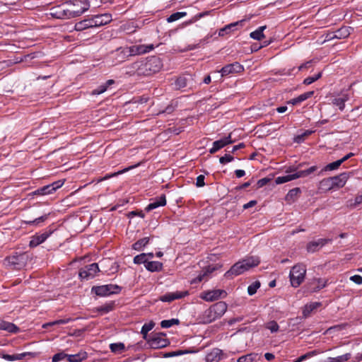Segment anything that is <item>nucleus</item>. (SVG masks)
<instances>
[{
  "label": "nucleus",
  "instance_id": "obj_1",
  "mask_svg": "<svg viewBox=\"0 0 362 362\" xmlns=\"http://www.w3.org/2000/svg\"><path fill=\"white\" fill-rule=\"evenodd\" d=\"M161 63L159 59L152 57L148 60L135 62L127 66L126 73L130 76H148L158 71Z\"/></svg>",
  "mask_w": 362,
  "mask_h": 362
},
{
  "label": "nucleus",
  "instance_id": "obj_2",
  "mask_svg": "<svg viewBox=\"0 0 362 362\" xmlns=\"http://www.w3.org/2000/svg\"><path fill=\"white\" fill-rule=\"evenodd\" d=\"M259 260L257 257H250L236 262L231 268L226 272L225 276L230 277L242 274L250 269L257 266Z\"/></svg>",
  "mask_w": 362,
  "mask_h": 362
},
{
  "label": "nucleus",
  "instance_id": "obj_3",
  "mask_svg": "<svg viewBox=\"0 0 362 362\" xmlns=\"http://www.w3.org/2000/svg\"><path fill=\"white\" fill-rule=\"evenodd\" d=\"M228 305L223 301H219L206 310L203 314V320L205 323H210L221 318L226 312Z\"/></svg>",
  "mask_w": 362,
  "mask_h": 362
},
{
  "label": "nucleus",
  "instance_id": "obj_4",
  "mask_svg": "<svg viewBox=\"0 0 362 362\" xmlns=\"http://www.w3.org/2000/svg\"><path fill=\"white\" fill-rule=\"evenodd\" d=\"M153 48V45H135L129 47H120L117 49V52L123 54L124 57H127L150 52Z\"/></svg>",
  "mask_w": 362,
  "mask_h": 362
},
{
  "label": "nucleus",
  "instance_id": "obj_5",
  "mask_svg": "<svg viewBox=\"0 0 362 362\" xmlns=\"http://www.w3.org/2000/svg\"><path fill=\"white\" fill-rule=\"evenodd\" d=\"M306 267L303 264L294 265L290 271L289 278L293 287H298L304 281L306 274Z\"/></svg>",
  "mask_w": 362,
  "mask_h": 362
},
{
  "label": "nucleus",
  "instance_id": "obj_6",
  "mask_svg": "<svg viewBox=\"0 0 362 362\" xmlns=\"http://www.w3.org/2000/svg\"><path fill=\"white\" fill-rule=\"evenodd\" d=\"M90 4L88 0H71L67 11L70 18H75L82 15L88 11Z\"/></svg>",
  "mask_w": 362,
  "mask_h": 362
},
{
  "label": "nucleus",
  "instance_id": "obj_7",
  "mask_svg": "<svg viewBox=\"0 0 362 362\" xmlns=\"http://www.w3.org/2000/svg\"><path fill=\"white\" fill-rule=\"evenodd\" d=\"M121 288L117 285L107 284L99 286H93L92 291L97 296H107L111 294L117 293L120 291Z\"/></svg>",
  "mask_w": 362,
  "mask_h": 362
},
{
  "label": "nucleus",
  "instance_id": "obj_8",
  "mask_svg": "<svg viewBox=\"0 0 362 362\" xmlns=\"http://www.w3.org/2000/svg\"><path fill=\"white\" fill-rule=\"evenodd\" d=\"M227 296L226 291L222 289H214L206 291L200 293L199 298L207 302H212L220 298H224Z\"/></svg>",
  "mask_w": 362,
  "mask_h": 362
},
{
  "label": "nucleus",
  "instance_id": "obj_9",
  "mask_svg": "<svg viewBox=\"0 0 362 362\" xmlns=\"http://www.w3.org/2000/svg\"><path fill=\"white\" fill-rule=\"evenodd\" d=\"M64 183V180H59L52 184L43 186L34 192L35 194L47 195L52 194L57 189L60 188Z\"/></svg>",
  "mask_w": 362,
  "mask_h": 362
},
{
  "label": "nucleus",
  "instance_id": "obj_10",
  "mask_svg": "<svg viewBox=\"0 0 362 362\" xmlns=\"http://www.w3.org/2000/svg\"><path fill=\"white\" fill-rule=\"evenodd\" d=\"M98 272L99 268L98 264L93 263L81 269L79 272V276L81 279L88 280L95 277Z\"/></svg>",
  "mask_w": 362,
  "mask_h": 362
},
{
  "label": "nucleus",
  "instance_id": "obj_11",
  "mask_svg": "<svg viewBox=\"0 0 362 362\" xmlns=\"http://www.w3.org/2000/svg\"><path fill=\"white\" fill-rule=\"evenodd\" d=\"M52 233L53 230L49 229L44 231L42 233L35 234L31 238L29 245L31 247H37V245L44 243Z\"/></svg>",
  "mask_w": 362,
  "mask_h": 362
},
{
  "label": "nucleus",
  "instance_id": "obj_12",
  "mask_svg": "<svg viewBox=\"0 0 362 362\" xmlns=\"http://www.w3.org/2000/svg\"><path fill=\"white\" fill-rule=\"evenodd\" d=\"M244 69L243 66L238 62L230 64L223 66L219 72L222 76H228L230 74L240 73Z\"/></svg>",
  "mask_w": 362,
  "mask_h": 362
},
{
  "label": "nucleus",
  "instance_id": "obj_13",
  "mask_svg": "<svg viewBox=\"0 0 362 362\" xmlns=\"http://www.w3.org/2000/svg\"><path fill=\"white\" fill-rule=\"evenodd\" d=\"M221 267V265L219 264L209 265L202 270V273H200L197 276V277L193 281V282L197 283L200 282L203 280H206L211 273H213L214 271L217 270Z\"/></svg>",
  "mask_w": 362,
  "mask_h": 362
},
{
  "label": "nucleus",
  "instance_id": "obj_14",
  "mask_svg": "<svg viewBox=\"0 0 362 362\" xmlns=\"http://www.w3.org/2000/svg\"><path fill=\"white\" fill-rule=\"evenodd\" d=\"M349 177L350 173H342L337 176L331 177L330 179L332 180L334 189H339L343 187L346 185Z\"/></svg>",
  "mask_w": 362,
  "mask_h": 362
},
{
  "label": "nucleus",
  "instance_id": "obj_15",
  "mask_svg": "<svg viewBox=\"0 0 362 362\" xmlns=\"http://www.w3.org/2000/svg\"><path fill=\"white\" fill-rule=\"evenodd\" d=\"M188 295L189 293L187 291L170 292L161 296L159 300L162 302L170 303L174 300L182 298Z\"/></svg>",
  "mask_w": 362,
  "mask_h": 362
},
{
  "label": "nucleus",
  "instance_id": "obj_16",
  "mask_svg": "<svg viewBox=\"0 0 362 362\" xmlns=\"http://www.w3.org/2000/svg\"><path fill=\"white\" fill-rule=\"evenodd\" d=\"M327 280L325 279L314 278L309 281L308 288L310 292L314 293L325 288L327 286Z\"/></svg>",
  "mask_w": 362,
  "mask_h": 362
},
{
  "label": "nucleus",
  "instance_id": "obj_17",
  "mask_svg": "<svg viewBox=\"0 0 362 362\" xmlns=\"http://www.w3.org/2000/svg\"><path fill=\"white\" fill-rule=\"evenodd\" d=\"M27 259V255L24 253L16 254L8 257L10 264L15 266L16 268L20 269L23 267Z\"/></svg>",
  "mask_w": 362,
  "mask_h": 362
},
{
  "label": "nucleus",
  "instance_id": "obj_18",
  "mask_svg": "<svg viewBox=\"0 0 362 362\" xmlns=\"http://www.w3.org/2000/svg\"><path fill=\"white\" fill-rule=\"evenodd\" d=\"M330 241L331 240L326 238L311 241L307 245V250L309 252H315Z\"/></svg>",
  "mask_w": 362,
  "mask_h": 362
},
{
  "label": "nucleus",
  "instance_id": "obj_19",
  "mask_svg": "<svg viewBox=\"0 0 362 362\" xmlns=\"http://www.w3.org/2000/svg\"><path fill=\"white\" fill-rule=\"evenodd\" d=\"M93 20L95 27L106 25L112 21V15L109 13H105L99 15L93 16Z\"/></svg>",
  "mask_w": 362,
  "mask_h": 362
},
{
  "label": "nucleus",
  "instance_id": "obj_20",
  "mask_svg": "<svg viewBox=\"0 0 362 362\" xmlns=\"http://www.w3.org/2000/svg\"><path fill=\"white\" fill-rule=\"evenodd\" d=\"M166 204V199L165 195L162 194L159 197H156L153 199L150 204L146 206V210L147 211H150L153 210L159 206H163Z\"/></svg>",
  "mask_w": 362,
  "mask_h": 362
},
{
  "label": "nucleus",
  "instance_id": "obj_21",
  "mask_svg": "<svg viewBox=\"0 0 362 362\" xmlns=\"http://www.w3.org/2000/svg\"><path fill=\"white\" fill-rule=\"evenodd\" d=\"M0 330L5 331L11 334H16L20 331V329L12 322L0 320Z\"/></svg>",
  "mask_w": 362,
  "mask_h": 362
},
{
  "label": "nucleus",
  "instance_id": "obj_22",
  "mask_svg": "<svg viewBox=\"0 0 362 362\" xmlns=\"http://www.w3.org/2000/svg\"><path fill=\"white\" fill-rule=\"evenodd\" d=\"M230 137H224L218 141H216L213 143V146L209 149L210 153H214L219 149L223 148L227 144L233 142V141L230 139Z\"/></svg>",
  "mask_w": 362,
  "mask_h": 362
},
{
  "label": "nucleus",
  "instance_id": "obj_23",
  "mask_svg": "<svg viewBox=\"0 0 362 362\" xmlns=\"http://www.w3.org/2000/svg\"><path fill=\"white\" fill-rule=\"evenodd\" d=\"M223 353L219 349H214L206 356V362H218L221 358Z\"/></svg>",
  "mask_w": 362,
  "mask_h": 362
},
{
  "label": "nucleus",
  "instance_id": "obj_24",
  "mask_svg": "<svg viewBox=\"0 0 362 362\" xmlns=\"http://www.w3.org/2000/svg\"><path fill=\"white\" fill-rule=\"evenodd\" d=\"M322 305L320 302H311L306 304L303 309V315L304 317H309L312 313L315 311L318 308Z\"/></svg>",
  "mask_w": 362,
  "mask_h": 362
},
{
  "label": "nucleus",
  "instance_id": "obj_25",
  "mask_svg": "<svg viewBox=\"0 0 362 362\" xmlns=\"http://www.w3.org/2000/svg\"><path fill=\"white\" fill-rule=\"evenodd\" d=\"M87 358V354L86 352H79L76 354H67L66 361L69 362H81Z\"/></svg>",
  "mask_w": 362,
  "mask_h": 362
},
{
  "label": "nucleus",
  "instance_id": "obj_26",
  "mask_svg": "<svg viewBox=\"0 0 362 362\" xmlns=\"http://www.w3.org/2000/svg\"><path fill=\"white\" fill-rule=\"evenodd\" d=\"M351 30H353V28L351 27H342L335 32L334 37L338 39L346 38L351 34Z\"/></svg>",
  "mask_w": 362,
  "mask_h": 362
},
{
  "label": "nucleus",
  "instance_id": "obj_27",
  "mask_svg": "<svg viewBox=\"0 0 362 362\" xmlns=\"http://www.w3.org/2000/svg\"><path fill=\"white\" fill-rule=\"evenodd\" d=\"M260 358L258 354L250 353L249 354L242 356L238 359V362H257Z\"/></svg>",
  "mask_w": 362,
  "mask_h": 362
},
{
  "label": "nucleus",
  "instance_id": "obj_28",
  "mask_svg": "<svg viewBox=\"0 0 362 362\" xmlns=\"http://www.w3.org/2000/svg\"><path fill=\"white\" fill-rule=\"evenodd\" d=\"M349 98L347 94H343L341 96L336 98L333 100L332 103L337 106L340 110L344 109V103L349 100Z\"/></svg>",
  "mask_w": 362,
  "mask_h": 362
},
{
  "label": "nucleus",
  "instance_id": "obj_29",
  "mask_svg": "<svg viewBox=\"0 0 362 362\" xmlns=\"http://www.w3.org/2000/svg\"><path fill=\"white\" fill-rule=\"evenodd\" d=\"M94 24H95V23H94V20H93V16H92L90 18L86 19L83 21L78 23L76 25V27L78 30H82V29H86V28H88L95 27V25H94Z\"/></svg>",
  "mask_w": 362,
  "mask_h": 362
},
{
  "label": "nucleus",
  "instance_id": "obj_30",
  "mask_svg": "<svg viewBox=\"0 0 362 362\" xmlns=\"http://www.w3.org/2000/svg\"><path fill=\"white\" fill-rule=\"evenodd\" d=\"M145 267L147 270L151 272H158L162 269L163 264L158 261H148L145 264Z\"/></svg>",
  "mask_w": 362,
  "mask_h": 362
},
{
  "label": "nucleus",
  "instance_id": "obj_31",
  "mask_svg": "<svg viewBox=\"0 0 362 362\" xmlns=\"http://www.w3.org/2000/svg\"><path fill=\"white\" fill-rule=\"evenodd\" d=\"M298 178L297 173H292L286 175L279 176L276 178L275 182L277 185L283 184Z\"/></svg>",
  "mask_w": 362,
  "mask_h": 362
},
{
  "label": "nucleus",
  "instance_id": "obj_32",
  "mask_svg": "<svg viewBox=\"0 0 362 362\" xmlns=\"http://www.w3.org/2000/svg\"><path fill=\"white\" fill-rule=\"evenodd\" d=\"M361 204H362V190L357 193L354 200L351 199L347 202V206L350 209H355Z\"/></svg>",
  "mask_w": 362,
  "mask_h": 362
},
{
  "label": "nucleus",
  "instance_id": "obj_33",
  "mask_svg": "<svg viewBox=\"0 0 362 362\" xmlns=\"http://www.w3.org/2000/svg\"><path fill=\"white\" fill-rule=\"evenodd\" d=\"M28 354H30V353L24 352L15 354H3L1 357L8 361H14L22 360Z\"/></svg>",
  "mask_w": 362,
  "mask_h": 362
},
{
  "label": "nucleus",
  "instance_id": "obj_34",
  "mask_svg": "<svg viewBox=\"0 0 362 362\" xmlns=\"http://www.w3.org/2000/svg\"><path fill=\"white\" fill-rule=\"evenodd\" d=\"M318 188L322 191H329L333 189L334 187L332 186L330 177L322 179L319 183Z\"/></svg>",
  "mask_w": 362,
  "mask_h": 362
},
{
  "label": "nucleus",
  "instance_id": "obj_35",
  "mask_svg": "<svg viewBox=\"0 0 362 362\" xmlns=\"http://www.w3.org/2000/svg\"><path fill=\"white\" fill-rule=\"evenodd\" d=\"M351 358V354L346 353L345 354L337 356L329 357L324 362H346Z\"/></svg>",
  "mask_w": 362,
  "mask_h": 362
},
{
  "label": "nucleus",
  "instance_id": "obj_36",
  "mask_svg": "<svg viewBox=\"0 0 362 362\" xmlns=\"http://www.w3.org/2000/svg\"><path fill=\"white\" fill-rule=\"evenodd\" d=\"M266 28V25L259 27L257 30L250 34V37L256 40H261L264 37V30Z\"/></svg>",
  "mask_w": 362,
  "mask_h": 362
},
{
  "label": "nucleus",
  "instance_id": "obj_37",
  "mask_svg": "<svg viewBox=\"0 0 362 362\" xmlns=\"http://www.w3.org/2000/svg\"><path fill=\"white\" fill-rule=\"evenodd\" d=\"M72 320H73L71 317L57 320H54V321H52V322L45 323V324L42 325V328L46 329V328H47L49 326L60 325L67 324V323L71 322Z\"/></svg>",
  "mask_w": 362,
  "mask_h": 362
},
{
  "label": "nucleus",
  "instance_id": "obj_38",
  "mask_svg": "<svg viewBox=\"0 0 362 362\" xmlns=\"http://www.w3.org/2000/svg\"><path fill=\"white\" fill-rule=\"evenodd\" d=\"M243 21H237L235 23H230L222 28L218 31L219 36H224L226 34L229 33L231 30V27H236L238 25H242Z\"/></svg>",
  "mask_w": 362,
  "mask_h": 362
},
{
  "label": "nucleus",
  "instance_id": "obj_39",
  "mask_svg": "<svg viewBox=\"0 0 362 362\" xmlns=\"http://www.w3.org/2000/svg\"><path fill=\"white\" fill-rule=\"evenodd\" d=\"M166 344V340L160 337H154L150 341V345L155 349L165 346Z\"/></svg>",
  "mask_w": 362,
  "mask_h": 362
},
{
  "label": "nucleus",
  "instance_id": "obj_40",
  "mask_svg": "<svg viewBox=\"0 0 362 362\" xmlns=\"http://www.w3.org/2000/svg\"><path fill=\"white\" fill-rule=\"evenodd\" d=\"M300 193V189L298 187L293 188L288 191L286 196V200L288 202L294 201Z\"/></svg>",
  "mask_w": 362,
  "mask_h": 362
},
{
  "label": "nucleus",
  "instance_id": "obj_41",
  "mask_svg": "<svg viewBox=\"0 0 362 362\" xmlns=\"http://www.w3.org/2000/svg\"><path fill=\"white\" fill-rule=\"evenodd\" d=\"M110 349L112 352L119 354H122L124 351L125 346L122 342L113 343L110 345Z\"/></svg>",
  "mask_w": 362,
  "mask_h": 362
},
{
  "label": "nucleus",
  "instance_id": "obj_42",
  "mask_svg": "<svg viewBox=\"0 0 362 362\" xmlns=\"http://www.w3.org/2000/svg\"><path fill=\"white\" fill-rule=\"evenodd\" d=\"M149 242V238L146 237L139 240L133 244V249L135 250H141Z\"/></svg>",
  "mask_w": 362,
  "mask_h": 362
},
{
  "label": "nucleus",
  "instance_id": "obj_43",
  "mask_svg": "<svg viewBox=\"0 0 362 362\" xmlns=\"http://www.w3.org/2000/svg\"><path fill=\"white\" fill-rule=\"evenodd\" d=\"M187 16V13L186 12H184V11H182V12H176V13H174L173 14H171L168 18H167V21L168 23H173L174 21H176L185 16Z\"/></svg>",
  "mask_w": 362,
  "mask_h": 362
},
{
  "label": "nucleus",
  "instance_id": "obj_44",
  "mask_svg": "<svg viewBox=\"0 0 362 362\" xmlns=\"http://www.w3.org/2000/svg\"><path fill=\"white\" fill-rule=\"evenodd\" d=\"M180 321L178 319H170V320H164L161 321L160 326L162 328H169L175 325H178Z\"/></svg>",
  "mask_w": 362,
  "mask_h": 362
},
{
  "label": "nucleus",
  "instance_id": "obj_45",
  "mask_svg": "<svg viewBox=\"0 0 362 362\" xmlns=\"http://www.w3.org/2000/svg\"><path fill=\"white\" fill-rule=\"evenodd\" d=\"M317 169V168L316 166H311L310 168L306 170L298 171L296 172L298 178L306 177L310 174L313 173V172H315Z\"/></svg>",
  "mask_w": 362,
  "mask_h": 362
},
{
  "label": "nucleus",
  "instance_id": "obj_46",
  "mask_svg": "<svg viewBox=\"0 0 362 362\" xmlns=\"http://www.w3.org/2000/svg\"><path fill=\"white\" fill-rule=\"evenodd\" d=\"M134 262L137 264H146L148 262L147 259V254L141 253L138 255L134 257Z\"/></svg>",
  "mask_w": 362,
  "mask_h": 362
},
{
  "label": "nucleus",
  "instance_id": "obj_47",
  "mask_svg": "<svg viewBox=\"0 0 362 362\" xmlns=\"http://www.w3.org/2000/svg\"><path fill=\"white\" fill-rule=\"evenodd\" d=\"M154 325H155L154 322H149L148 323H145L142 326L141 333L144 335V338H146L148 332L153 328Z\"/></svg>",
  "mask_w": 362,
  "mask_h": 362
},
{
  "label": "nucleus",
  "instance_id": "obj_48",
  "mask_svg": "<svg viewBox=\"0 0 362 362\" xmlns=\"http://www.w3.org/2000/svg\"><path fill=\"white\" fill-rule=\"evenodd\" d=\"M139 165V163L136 164V165H132V166H129V168H124V170H119L117 173H115L112 175H106L105 177L100 179L99 181H102V180H106L107 178H110V177H112L113 176H115V175H120L123 173H125V172H127L128 170H131V169H133L136 167H138Z\"/></svg>",
  "mask_w": 362,
  "mask_h": 362
},
{
  "label": "nucleus",
  "instance_id": "obj_49",
  "mask_svg": "<svg viewBox=\"0 0 362 362\" xmlns=\"http://www.w3.org/2000/svg\"><path fill=\"white\" fill-rule=\"evenodd\" d=\"M321 76H322V73L319 72L318 74H315L313 76H309V77H307L306 78H305L303 81V83L305 85H310V84L313 83V82L316 81L317 80H318L319 78H320Z\"/></svg>",
  "mask_w": 362,
  "mask_h": 362
},
{
  "label": "nucleus",
  "instance_id": "obj_50",
  "mask_svg": "<svg viewBox=\"0 0 362 362\" xmlns=\"http://www.w3.org/2000/svg\"><path fill=\"white\" fill-rule=\"evenodd\" d=\"M260 287V283L259 281H255L251 285H250L247 288V293L250 296L254 295L257 290Z\"/></svg>",
  "mask_w": 362,
  "mask_h": 362
},
{
  "label": "nucleus",
  "instance_id": "obj_51",
  "mask_svg": "<svg viewBox=\"0 0 362 362\" xmlns=\"http://www.w3.org/2000/svg\"><path fill=\"white\" fill-rule=\"evenodd\" d=\"M175 86L176 88H182L187 86V79L185 77H179L175 81Z\"/></svg>",
  "mask_w": 362,
  "mask_h": 362
},
{
  "label": "nucleus",
  "instance_id": "obj_52",
  "mask_svg": "<svg viewBox=\"0 0 362 362\" xmlns=\"http://www.w3.org/2000/svg\"><path fill=\"white\" fill-rule=\"evenodd\" d=\"M342 163V161L339 159L338 160H336L334 162H332L325 167L326 170H334L337 169Z\"/></svg>",
  "mask_w": 362,
  "mask_h": 362
},
{
  "label": "nucleus",
  "instance_id": "obj_53",
  "mask_svg": "<svg viewBox=\"0 0 362 362\" xmlns=\"http://www.w3.org/2000/svg\"><path fill=\"white\" fill-rule=\"evenodd\" d=\"M266 327L269 329L272 332H276L279 330V325L275 321L269 322Z\"/></svg>",
  "mask_w": 362,
  "mask_h": 362
},
{
  "label": "nucleus",
  "instance_id": "obj_54",
  "mask_svg": "<svg viewBox=\"0 0 362 362\" xmlns=\"http://www.w3.org/2000/svg\"><path fill=\"white\" fill-rule=\"evenodd\" d=\"M66 356L67 354L63 352L57 353L52 356V362H59L64 359H66Z\"/></svg>",
  "mask_w": 362,
  "mask_h": 362
},
{
  "label": "nucleus",
  "instance_id": "obj_55",
  "mask_svg": "<svg viewBox=\"0 0 362 362\" xmlns=\"http://www.w3.org/2000/svg\"><path fill=\"white\" fill-rule=\"evenodd\" d=\"M234 160V158L230 154H225V156L219 158V161L221 164H226L230 163Z\"/></svg>",
  "mask_w": 362,
  "mask_h": 362
},
{
  "label": "nucleus",
  "instance_id": "obj_56",
  "mask_svg": "<svg viewBox=\"0 0 362 362\" xmlns=\"http://www.w3.org/2000/svg\"><path fill=\"white\" fill-rule=\"evenodd\" d=\"M313 91H309L300 95L299 96L297 97L299 103H301L307 100L308 98H310L313 95Z\"/></svg>",
  "mask_w": 362,
  "mask_h": 362
},
{
  "label": "nucleus",
  "instance_id": "obj_57",
  "mask_svg": "<svg viewBox=\"0 0 362 362\" xmlns=\"http://www.w3.org/2000/svg\"><path fill=\"white\" fill-rule=\"evenodd\" d=\"M106 90H107V85L103 84V85L100 86L98 88H97L96 89L93 90V95H100V94H102L104 92H105Z\"/></svg>",
  "mask_w": 362,
  "mask_h": 362
},
{
  "label": "nucleus",
  "instance_id": "obj_58",
  "mask_svg": "<svg viewBox=\"0 0 362 362\" xmlns=\"http://www.w3.org/2000/svg\"><path fill=\"white\" fill-rule=\"evenodd\" d=\"M345 326H346L345 325H335V326L331 327L329 329H327L326 332L331 333L332 331H340V330L343 329L345 327Z\"/></svg>",
  "mask_w": 362,
  "mask_h": 362
},
{
  "label": "nucleus",
  "instance_id": "obj_59",
  "mask_svg": "<svg viewBox=\"0 0 362 362\" xmlns=\"http://www.w3.org/2000/svg\"><path fill=\"white\" fill-rule=\"evenodd\" d=\"M47 218V215H44L39 218H35V220H33L32 221H29L28 223L37 225L40 223L45 221Z\"/></svg>",
  "mask_w": 362,
  "mask_h": 362
},
{
  "label": "nucleus",
  "instance_id": "obj_60",
  "mask_svg": "<svg viewBox=\"0 0 362 362\" xmlns=\"http://www.w3.org/2000/svg\"><path fill=\"white\" fill-rule=\"evenodd\" d=\"M204 175H200L197 177L196 185L198 187L204 186Z\"/></svg>",
  "mask_w": 362,
  "mask_h": 362
},
{
  "label": "nucleus",
  "instance_id": "obj_61",
  "mask_svg": "<svg viewBox=\"0 0 362 362\" xmlns=\"http://www.w3.org/2000/svg\"><path fill=\"white\" fill-rule=\"evenodd\" d=\"M350 280L358 285L362 284V277L360 275L351 276Z\"/></svg>",
  "mask_w": 362,
  "mask_h": 362
},
{
  "label": "nucleus",
  "instance_id": "obj_62",
  "mask_svg": "<svg viewBox=\"0 0 362 362\" xmlns=\"http://www.w3.org/2000/svg\"><path fill=\"white\" fill-rule=\"evenodd\" d=\"M182 355V350H178L176 351H172L166 354L165 355V357H173V356H178Z\"/></svg>",
  "mask_w": 362,
  "mask_h": 362
},
{
  "label": "nucleus",
  "instance_id": "obj_63",
  "mask_svg": "<svg viewBox=\"0 0 362 362\" xmlns=\"http://www.w3.org/2000/svg\"><path fill=\"white\" fill-rule=\"evenodd\" d=\"M256 204H257V201L252 200V201H250L249 202H247V204H244L243 208L245 209H247L254 206Z\"/></svg>",
  "mask_w": 362,
  "mask_h": 362
},
{
  "label": "nucleus",
  "instance_id": "obj_64",
  "mask_svg": "<svg viewBox=\"0 0 362 362\" xmlns=\"http://www.w3.org/2000/svg\"><path fill=\"white\" fill-rule=\"evenodd\" d=\"M242 320H243V317H234V318L229 320L228 322L229 325H232L238 322H240Z\"/></svg>",
  "mask_w": 362,
  "mask_h": 362
}]
</instances>
